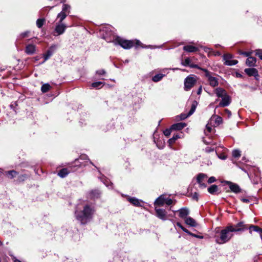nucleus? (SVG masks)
Listing matches in <instances>:
<instances>
[{
  "instance_id": "1",
  "label": "nucleus",
  "mask_w": 262,
  "mask_h": 262,
  "mask_svg": "<svg viewBox=\"0 0 262 262\" xmlns=\"http://www.w3.org/2000/svg\"><path fill=\"white\" fill-rule=\"evenodd\" d=\"M95 211V210L93 207L86 204L82 210L75 211V218L81 225H85L92 219Z\"/></svg>"
},
{
  "instance_id": "3",
  "label": "nucleus",
  "mask_w": 262,
  "mask_h": 262,
  "mask_svg": "<svg viewBox=\"0 0 262 262\" xmlns=\"http://www.w3.org/2000/svg\"><path fill=\"white\" fill-rule=\"evenodd\" d=\"M104 39L107 42H113L115 45H118L125 49H129L131 48V41L125 39L119 36H113L112 39H110L107 36H104Z\"/></svg>"
},
{
  "instance_id": "27",
  "label": "nucleus",
  "mask_w": 262,
  "mask_h": 262,
  "mask_svg": "<svg viewBox=\"0 0 262 262\" xmlns=\"http://www.w3.org/2000/svg\"><path fill=\"white\" fill-rule=\"evenodd\" d=\"M18 173L14 170L6 171L5 172V175L11 179L16 177Z\"/></svg>"
},
{
  "instance_id": "52",
  "label": "nucleus",
  "mask_w": 262,
  "mask_h": 262,
  "mask_svg": "<svg viewBox=\"0 0 262 262\" xmlns=\"http://www.w3.org/2000/svg\"><path fill=\"white\" fill-rule=\"evenodd\" d=\"M251 54V52H243L241 53V54L244 55L246 57H248V58L249 57H250V55Z\"/></svg>"
},
{
  "instance_id": "63",
  "label": "nucleus",
  "mask_w": 262,
  "mask_h": 262,
  "mask_svg": "<svg viewBox=\"0 0 262 262\" xmlns=\"http://www.w3.org/2000/svg\"><path fill=\"white\" fill-rule=\"evenodd\" d=\"M176 225L177 226H178L179 227H180L181 229L182 228L183 226L180 223V222H177L176 223Z\"/></svg>"
},
{
  "instance_id": "4",
  "label": "nucleus",
  "mask_w": 262,
  "mask_h": 262,
  "mask_svg": "<svg viewBox=\"0 0 262 262\" xmlns=\"http://www.w3.org/2000/svg\"><path fill=\"white\" fill-rule=\"evenodd\" d=\"M165 196V194H163L158 197L154 202V205L162 206L164 204H166L168 206L172 204L173 201L169 198H166Z\"/></svg>"
},
{
  "instance_id": "26",
  "label": "nucleus",
  "mask_w": 262,
  "mask_h": 262,
  "mask_svg": "<svg viewBox=\"0 0 262 262\" xmlns=\"http://www.w3.org/2000/svg\"><path fill=\"white\" fill-rule=\"evenodd\" d=\"M256 62V59L254 57H249L246 61V64L249 67H253L255 66Z\"/></svg>"
},
{
  "instance_id": "30",
  "label": "nucleus",
  "mask_w": 262,
  "mask_h": 262,
  "mask_svg": "<svg viewBox=\"0 0 262 262\" xmlns=\"http://www.w3.org/2000/svg\"><path fill=\"white\" fill-rule=\"evenodd\" d=\"M51 88V86L49 83H45L42 85L41 91L43 93H45L48 92Z\"/></svg>"
},
{
  "instance_id": "21",
  "label": "nucleus",
  "mask_w": 262,
  "mask_h": 262,
  "mask_svg": "<svg viewBox=\"0 0 262 262\" xmlns=\"http://www.w3.org/2000/svg\"><path fill=\"white\" fill-rule=\"evenodd\" d=\"M35 52V46L32 44L27 45L25 49V52L29 55H32Z\"/></svg>"
},
{
  "instance_id": "17",
  "label": "nucleus",
  "mask_w": 262,
  "mask_h": 262,
  "mask_svg": "<svg viewBox=\"0 0 262 262\" xmlns=\"http://www.w3.org/2000/svg\"><path fill=\"white\" fill-rule=\"evenodd\" d=\"M215 93L219 98H222L228 95L226 90L222 88H217L215 89Z\"/></svg>"
},
{
  "instance_id": "54",
  "label": "nucleus",
  "mask_w": 262,
  "mask_h": 262,
  "mask_svg": "<svg viewBox=\"0 0 262 262\" xmlns=\"http://www.w3.org/2000/svg\"><path fill=\"white\" fill-rule=\"evenodd\" d=\"M181 229L184 231L185 232V233H187L188 235H190V233H191V232H190L188 230H187L186 228H185L184 227H182V228H181Z\"/></svg>"
},
{
  "instance_id": "35",
  "label": "nucleus",
  "mask_w": 262,
  "mask_h": 262,
  "mask_svg": "<svg viewBox=\"0 0 262 262\" xmlns=\"http://www.w3.org/2000/svg\"><path fill=\"white\" fill-rule=\"evenodd\" d=\"M180 138V136L179 135V134H174L172 136V138H170L168 140V143L169 144H173L176 141Z\"/></svg>"
},
{
  "instance_id": "49",
  "label": "nucleus",
  "mask_w": 262,
  "mask_h": 262,
  "mask_svg": "<svg viewBox=\"0 0 262 262\" xmlns=\"http://www.w3.org/2000/svg\"><path fill=\"white\" fill-rule=\"evenodd\" d=\"M190 235L191 236H193V237L199 238V239H203V237H204L203 236H202V235H200L195 234L193 233L192 232L190 233Z\"/></svg>"
},
{
  "instance_id": "2",
  "label": "nucleus",
  "mask_w": 262,
  "mask_h": 262,
  "mask_svg": "<svg viewBox=\"0 0 262 262\" xmlns=\"http://www.w3.org/2000/svg\"><path fill=\"white\" fill-rule=\"evenodd\" d=\"M232 232L233 231L230 226H227L221 231L219 236H216V242L219 244H223L228 242L233 236Z\"/></svg>"
},
{
  "instance_id": "51",
  "label": "nucleus",
  "mask_w": 262,
  "mask_h": 262,
  "mask_svg": "<svg viewBox=\"0 0 262 262\" xmlns=\"http://www.w3.org/2000/svg\"><path fill=\"white\" fill-rule=\"evenodd\" d=\"M190 67L193 68H196V69L201 70V71H202V69H204V68H202L200 67L197 64H191V65H190Z\"/></svg>"
},
{
  "instance_id": "48",
  "label": "nucleus",
  "mask_w": 262,
  "mask_h": 262,
  "mask_svg": "<svg viewBox=\"0 0 262 262\" xmlns=\"http://www.w3.org/2000/svg\"><path fill=\"white\" fill-rule=\"evenodd\" d=\"M216 178H215V177H210V178L208 179L207 182H208V183L209 184H211V183H213V182H215V181H216Z\"/></svg>"
},
{
  "instance_id": "56",
  "label": "nucleus",
  "mask_w": 262,
  "mask_h": 262,
  "mask_svg": "<svg viewBox=\"0 0 262 262\" xmlns=\"http://www.w3.org/2000/svg\"><path fill=\"white\" fill-rule=\"evenodd\" d=\"M242 161L243 162H242L241 164H243L244 162L246 163V162H249L248 159L245 156H243V157Z\"/></svg>"
},
{
  "instance_id": "58",
  "label": "nucleus",
  "mask_w": 262,
  "mask_h": 262,
  "mask_svg": "<svg viewBox=\"0 0 262 262\" xmlns=\"http://www.w3.org/2000/svg\"><path fill=\"white\" fill-rule=\"evenodd\" d=\"M241 200L244 203H248L250 202V200L248 199L242 198Z\"/></svg>"
},
{
  "instance_id": "61",
  "label": "nucleus",
  "mask_w": 262,
  "mask_h": 262,
  "mask_svg": "<svg viewBox=\"0 0 262 262\" xmlns=\"http://www.w3.org/2000/svg\"><path fill=\"white\" fill-rule=\"evenodd\" d=\"M202 90V86L201 85L197 91L196 93L198 95H200L201 94Z\"/></svg>"
},
{
  "instance_id": "62",
  "label": "nucleus",
  "mask_w": 262,
  "mask_h": 262,
  "mask_svg": "<svg viewBox=\"0 0 262 262\" xmlns=\"http://www.w3.org/2000/svg\"><path fill=\"white\" fill-rule=\"evenodd\" d=\"M126 200L131 203V196L129 195H126Z\"/></svg>"
},
{
  "instance_id": "55",
  "label": "nucleus",
  "mask_w": 262,
  "mask_h": 262,
  "mask_svg": "<svg viewBox=\"0 0 262 262\" xmlns=\"http://www.w3.org/2000/svg\"><path fill=\"white\" fill-rule=\"evenodd\" d=\"M199 185H200V187L201 188H206V184L204 183H203V182H201V183H198Z\"/></svg>"
},
{
  "instance_id": "11",
  "label": "nucleus",
  "mask_w": 262,
  "mask_h": 262,
  "mask_svg": "<svg viewBox=\"0 0 262 262\" xmlns=\"http://www.w3.org/2000/svg\"><path fill=\"white\" fill-rule=\"evenodd\" d=\"M155 211L156 216L162 221H165L167 219L166 217V211L165 209L158 208L157 207H155Z\"/></svg>"
},
{
  "instance_id": "15",
  "label": "nucleus",
  "mask_w": 262,
  "mask_h": 262,
  "mask_svg": "<svg viewBox=\"0 0 262 262\" xmlns=\"http://www.w3.org/2000/svg\"><path fill=\"white\" fill-rule=\"evenodd\" d=\"M248 229L249 230V233H252V231H254L259 233L261 239H262V228L259 227L257 226L250 225L248 227Z\"/></svg>"
},
{
  "instance_id": "36",
  "label": "nucleus",
  "mask_w": 262,
  "mask_h": 262,
  "mask_svg": "<svg viewBox=\"0 0 262 262\" xmlns=\"http://www.w3.org/2000/svg\"><path fill=\"white\" fill-rule=\"evenodd\" d=\"M238 63L237 60H227L224 61V64L226 66H232Z\"/></svg>"
},
{
  "instance_id": "33",
  "label": "nucleus",
  "mask_w": 262,
  "mask_h": 262,
  "mask_svg": "<svg viewBox=\"0 0 262 262\" xmlns=\"http://www.w3.org/2000/svg\"><path fill=\"white\" fill-rule=\"evenodd\" d=\"M67 14L64 13V12H60L59 13L57 16V19H59V23H62V21L66 18Z\"/></svg>"
},
{
  "instance_id": "37",
  "label": "nucleus",
  "mask_w": 262,
  "mask_h": 262,
  "mask_svg": "<svg viewBox=\"0 0 262 262\" xmlns=\"http://www.w3.org/2000/svg\"><path fill=\"white\" fill-rule=\"evenodd\" d=\"M232 155L234 158H238L241 156V151L238 149H234L232 150Z\"/></svg>"
},
{
  "instance_id": "10",
  "label": "nucleus",
  "mask_w": 262,
  "mask_h": 262,
  "mask_svg": "<svg viewBox=\"0 0 262 262\" xmlns=\"http://www.w3.org/2000/svg\"><path fill=\"white\" fill-rule=\"evenodd\" d=\"M244 71L249 76H253L255 80H259V76L256 69L247 68L245 69Z\"/></svg>"
},
{
  "instance_id": "44",
  "label": "nucleus",
  "mask_w": 262,
  "mask_h": 262,
  "mask_svg": "<svg viewBox=\"0 0 262 262\" xmlns=\"http://www.w3.org/2000/svg\"><path fill=\"white\" fill-rule=\"evenodd\" d=\"M96 74L99 76L105 75L106 74V71L104 69H101L96 71Z\"/></svg>"
},
{
  "instance_id": "34",
  "label": "nucleus",
  "mask_w": 262,
  "mask_h": 262,
  "mask_svg": "<svg viewBox=\"0 0 262 262\" xmlns=\"http://www.w3.org/2000/svg\"><path fill=\"white\" fill-rule=\"evenodd\" d=\"M71 6L68 4H63L62 5V11L61 12H64L68 15L70 12Z\"/></svg>"
},
{
  "instance_id": "43",
  "label": "nucleus",
  "mask_w": 262,
  "mask_h": 262,
  "mask_svg": "<svg viewBox=\"0 0 262 262\" xmlns=\"http://www.w3.org/2000/svg\"><path fill=\"white\" fill-rule=\"evenodd\" d=\"M87 158L86 155H82L79 158L75 160V162L78 163L79 164H83V162L81 161L82 159H85Z\"/></svg>"
},
{
  "instance_id": "59",
  "label": "nucleus",
  "mask_w": 262,
  "mask_h": 262,
  "mask_svg": "<svg viewBox=\"0 0 262 262\" xmlns=\"http://www.w3.org/2000/svg\"><path fill=\"white\" fill-rule=\"evenodd\" d=\"M225 112L228 115V118L230 117V116H231V112L230 111H229V110L228 109H226L225 110Z\"/></svg>"
},
{
  "instance_id": "5",
  "label": "nucleus",
  "mask_w": 262,
  "mask_h": 262,
  "mask_svg": "<svg viewBox=\"0 0 262 262\" xmlns=\"http://www.w3.org/2000/svg\"><path fill=\"white\" fill-rule=\"evenodd\" d=\"M205 73V76L207 78L209 84L212 87H215L219 85V81L217 78L212 76L211 73L207 69H202Z\"/></svg>"
},
{
  "instance_id": "39",
  "label": "nucleus",
  "mask_w": 262,
  "mask_h": 262,
  "mask_svg": "<svg viewBox=\"0 0 262 262\" xmlns=\"http://www.w3.org/2000/svg\"><path fill=\"white\" fill-rule=\"evenodd\" d=\"M45 21V19L44 18H39L36 21V25L38 28H41Z\"/></svg>"
},
{
  "instance_id": "8",
  "label": "nucleus",
  "mask_w": 262,
  "mask_h": 262,
  "mask_svg": "<svg viewBox=\"0 0 262 262\" xmlns=\"http://www.w3.org/2000/svg\"><path fill=\"white\" fill-rule=\"evenodd\" d=\"M198 103L196 101H193L191 104V108L190 111L188 112V113L187 114H181L180 116H178L177 117L179 118L180 120H181L186 119L187 117L191 116L194 113L198 105Z\"/></svg>"
},
{
  "instance_id": "28",
  "label": "nucleus",
  "mask_w": 262,
  "mask_h": 262,
  "mask_svg": "<svg viewBox=\"0 0 262 262\" xmlns=\"http://www.w3.org/2000/svg\"><path fill=\"white\" fill-rule=\"evenodd\" d=\"M208 191L211 194H215L219 190L218 186L216 185H212L208 188Z\"/></svg>"
},
{
  "instance_id": "29",
  "label": "nucleus",
  "mask_w": 262,
  "mask_h": 262,
  "mask_svg": "<svg viewBox=\"0 0 262 262\" xmlns=\"http://www.w3.org/2000/svg\"><path fill=\"white\" fill-rule=\"evenodd\" d=\"M249 165H244L243 166L242 165H236L237 167L241 169L242 171H243L245 173H247L248 177H250V173L248 171L249 167L248 166Z\"/></svg>"
},
{
  "instance_id": "45",
  "label": "nucleus",
  "mask_w": 262,
  "mask_h": 262,
  "mask_svg": "<svg viewBox=\"0 0 262 262\" xmlns=\"http://www.w3.org/2000/svg\"><path fill=\"white\" fill-rule=\"evenodd\" d=\"M232 57H233L232 55L230 54H224L223 57V60L224 61L227 60L231 59L232 58Z\"/></svg>"
},
{
  "instance_id": "47",
  "label": "nucleus",
  "mask_w": 262,
  "mask_h": 262,
  "mask_svg": "<svg viewBox=\"0 0 262 262\" xmlns=\"http://www.w3.org/2000/svg\"><path fill=\"white\" fill-rule=\"evenodd\" d=\"M190 60L189 58H187L185 59L184 62L183 63V64L184 66H189L190 67Z\"/></svg>"
},
{
  "instance_id": "50",
  "label": "nucleus",
  "mask_w": 262,
  "mask_h": 262,
  "mask_svg": "<svg viewBox=\"0 0 262 262\" xmlns=\"http://www.w3.org/2000/svg\"><path fill=\"white\" fill-rule=\"evenodd\" d=\"M192 198L193 200L198 201L199 198V194L195 192L192 195Z\"/></svg>"
},
{
  "instance_id": "41",
  "label": "nucleus",
  "mask_w": 262,
  "mask_h": 262,
  "mask_svg": "<svg viewBox=\"0 0 262 262\" xmlns=\"http://www.w3.org/2000/svg\"><path fill=\"white\" fill-rule=\"evenodd\" d=\"M215 122L217 125H220L223 123V119L221 117L217 116L215 119Z\"/></svg>"
},
{
  "instance_id": "16",
  "label": "nucleus",
  "mask_w": 262,
  "mask_h": 262,
  "mask_svg": "<svg viewBox=\"0 0 262 262\" xmlns=\"http://www.w3.org/2000/svg\"><path fill=\"white\" fill-rule=\"evenodd\" d=\"M71 171V169L70 168H63L59 170L57 175L61 178H64L70 173Z\"/></svg>"
},
{
  "instance_id": "42",
  "label": "nucleus",
  "mask_w": 262,
  "mask_h": 262,
  "mask_svg": "<svg viewBox=\"0 0 262 262\" xmlns=\"http://www.w3.org/2000/svg\"><path fill=\"white\" fill-rule=\"evenodd\" d=\"M172 130V129H171V127H170V128H166L164 130H163V134L165 136L168 137L170 135Z\"/></svg>"
},
{
  "instance_id": "64",
  "label": "nucleus",
  "mask_w": 262,
  "mask_h": 262,
  "mask_svg": "<svg viewBox=\"0 0 262 262\" xmlns=\"http://www.w3.org/2000/svg\"><path fill=\"white\" fill-rule=\"evenodd\" d=\"M236 77H238V78H242L243 77V75L239 73H236Z\"/></svg>"
},
{
  "instance_id": "60",
  "label": "nucleus",
  "mask_w": 262,
  "mask_h": 262,
  "mask_svg": "<svg viewBox=\"0 0 262 262\" xmlns=\"http://www.w3.org/2000/svg\"><path fill=\"white\" fill-rule=\"evenodd\" d=\"M214 150V149L213 148H212L211 147H207L206 148V151L207 152H211V151H213Z\"/></svg>"
},
{
  "instance_id": "18",
  "label": "nucleus",
  "mask_w": 262,
  "mask_h": 262,
  "mask_svg": "<svg viewBox=\"0 0 262 262\" xmlns=\"http://www.w3.org/2000/svg\"><path fill=\"white\" fill-rule=\"evenodd\" d=\"M186 126V124L184 122H179L172 124L171 126V129L173 130H180Z\"/></svg>"
},
{
  "instance_id": "9",
  "label": "nucleus",
  "mask_w": 262,
  "mask_h": 262,
  "mask_svg": "<svg viewBox=\"0 0 262 262\" xmlns=\"http://www.w3.org/2000/svg\"><path fill=\"white\" fill-rule=\"evenodd\" d=\"M222 183L224 184V185L225 184L229 185L231 191L234 193H238L241 191V188L239 185L236 183L228 181H223Z\"/></svg>"
},
{
  "instance_id": "46",
  "label": "nucleus",
  "mask_w": 262,
  "mask_h": 262,
  "mask_svg": "<svg viewBox=\"0 0 262 262\" xmlns=\"http://www.w3.org/2000/svg\"><path fill=\"white\" fill-rule=\"evenodd\" d=\"M255 55L258 56L259 58L262 60V50H256Z\"/></svg>"
},
{
  "instance_id": "19",
  "label": "nucleus",
  "mask_w": 262,
  "mask_h": 262,
  "mask_svg": "<svg viewBox=\"0 0 262 262\" xmlns=\"http://www.w3.org/2000/svg\"><path fill=\"white\" fill-rule=\"evenodd\" d=\"M178 211L179 212V216L184 219L187 217V215L189 213V209L187 208H183L179 209Z\"/></svg>"
},
{
  "instance_id": "32",
  "label": "nucleus",
  "mask_w": 262,
  "mask_h": 262,
  "mask_svg": "<svg viewBox=\"0 0 262 262\" xmlns=\"http://www.w3.org/2000/svg\"><path fill=\"white\" fill-rule=\"evenodd\" d=\"M104 85V83L101 81L95 82L92 83V86L97 89H101Z\"/></svg>"
},
{
  "instance_id": "24",
  "label": "nucleus",
  "mask_w": 262,
  "mask_h": 262,
  "mask_svg": "<svg viewBox=\"0 0 262 262\" xmlns=\"http://www.w3.org/2000/svg\"><path fill=\"white\" fill-rule=\"evenodd\" d=\"M54 52V48L53 47H50V48L47 51V52L43 54L44 60L42 63H44L46 61L50 58V57L52 55Z\"/></svg>"
},
{
  "instance_id": "57",
  "label": "nucleus",
  "mask_w": 262,
  "mask_h": 262,
  "mask_svg": "<svg viewBox=\"0 0 262 262\" xmlns=\"http://www.w3.org/2000/svg\"><path fill=\"white\" fill-rule=\"evenodd\" d=\"M218 157L221 159H223V160H225L227 158V157L223 154H221L220 155H218Z\"/></svg>"
},
{
  "instance_id": "40",
  "label": "nucleus",
  "mask_w": 262,
  "mask_h": 262,
  "mask_svg": "<svg viewBox=\"0 0 262 262\" xmlns=\"http://www.w3.org/2000/svg\"><path fill=\"white\" fill-rule=\"evenodd\" d=\"M27 178V174H21L18 176L17 181L19 182H24Z\"/></svg>"
},
{
  "instance_id": "13",
  "label": "nucleus",
  "mask_w": 262,
  "mask_h": 262,
  "mask_svg": "<svg viewBox=\"0 0 262 262\" xmlns=\"http://www.w3.org/2000/svg\"><path fill=\"white\" fill-rule=\"evenodd\" d=\"M67 26L66 25H64L63 23H58L57 24L56 27L55 28V32L57 33V35H60L62 34L66 29ZM55 36H56V35H54Z\"/></svg>"
},
{
  "instance_id": "38",
  "label": "nucleus",
  "mask_w": 262,
  "mask_h": 262,
  "mask_svg": "<svg viewBox=\"0 0 262 262\" xmlns=\"http://www.w3.org/2000/svg\"><path fill=\"white\" fill-rule=\"evenodd\" d=\"M207 178V176L204 173H199L196 178V181L198 183H201L203 182V179Z\"/></svg>"
},
{
  "instance_id": "12",
  "label": "nucleus",
  "mask_w": 262,
  "mask_h": 262,
  "mask_svg": "<svg viewBox=\"0 0 262 262\" xmlns=\"http://www.w3.org/2000/svg\"><path fill=\"white\" fill-rule=\"evenodd\" d=\"M222 100L219 103L218 107H226L230 105L231 102V97L228 94L226 96L221 98Z\"/></svg>"
},
{
  "instance_id": "31",
  "label": "nucleus",
  "mask_w": 262,
  "mask_h": 262,
  "mask_svg": "<svg viewBox=\"0 0 262 262\" xmlns=\"http://www.w3.org/2000/svg\"><path fill=\"white\" fill-rule=\"evenodd\" d=\"M164 76H165V75H164L163 74L159 73V74L155 75L152 78V80L153 81H154L155 82H157L160 81Z\"/></svg>"
},
{
  "instance_id": "20",
  "label": "nucleus",
  "mask_w": 262,
  "mask_h": 262,
  "mask_svg": "<svg viewBox=\"0 0 262 262\" xmlns=\"http://www.w3.org/2000/svg\"><path fill=\"white\" fill-rule=\"evenodd\" d=\"M134 47L136 49L139 48H146L147 46H145L139 40H132V47Z\"/></svg>"
},
{
  "instance_id": "14",
  "label": "nucleus",
  "mask_w": 262,
  "mask_h": 262,
  "mask_svg": "<svg viewBox=\"0 0 262 262\" xmlns=\"http://www.w3.org/2000/svg\"><path fill=\"white\" fill-rule=\"evenodd\" d=\"M132 205L145 208L146 203L142 200L132 197Z\"/></svg>"
},
{
  "instance_id": "53",
  "label": "nucleus",
  "mask_w": 262,
  "mask_h": 262,
  "mask_svg": "<svg viewBox=\"0 0 262 262\" xmlns=\"http://www.w3.org/2000/svg\"><path fill=\"white\" fill-rule=\"evenodd\" d=\"M29 33V32L28 31H26L25 32H23L21 34H20V36L22 37V38H25V37H26L28 36V33Z\"/></svg>"
},
{
  "instance_id": "22",
  "label": "nucleus",
  "mask_w": 262,
  "mask_h": 262,
  "mask_svg": "<svg viewBox=\"0 0 262 262\" xmlns=\"http://www.w3.org/2000/svg\"><path fill=\"white\" fill-rule=\"evenodd\" d=\"M185 223L191 227H195L197 226V223L191 217L188 216L185 219Z\"/></svg>"
},
{
  "instance_id": "6",
  "label": "nucleus",
  "mask_w": 262,
  "mask_h": 262,
  "mask_svg": "<svg viewBox=\"0 0 262 262\" xmlns=\"http://www.w3.org/2000/svg\"><path fill=\"white\" fill-rule=\"evenodd\" d=\"M195 78L191 76H187L184 80V89L185 91H189L196 83Z\"/></svg>"
},
{
  "instance_id": "7",
  "label": "nucleus",
  "mask_w": 262,
  "mask_h": 262,
  "mask_svg": "<svg viewBox=\"0 0 262 262\" xmlns=\"http://www.w3.org/2000/svg\"><path fill=\"white\" fill-rule=\"evenodd\" d=\"M230 228L233 232H243L245 230L248 229L249 226L245 224L244 222H239L236 224L234 227L232 225H229Z\"/></svg>"
},
{
  "instance_id": "25",
  "label": "nucleus",
  "mask_w": 262,
  "mask_h": 262,
  "mask_svg": "<svg viewBox=\"0 0 262 262\" xmlns=\"http://www.w3.org/2000/svg\"><path fill=\"white\" fill-rule=\"evenodd\" d=\"M183 50L188 52H195L199 50L197 47L191 45H186L184 46Z\"/></svg>"
},
{
  "instance_id": "23",
  "label": "nucleus",
  "mask_w": 262,
  "mask_h": 262,
  "mask_svg": "<svg viewBox=\"0 0 262 262\" xmlns=\"http://www.w3.org/2000/svg\"><path fill=\"white\" fill-rule=\"evenodd\" d=\"M100 192L97 189L92 190L90 193V196L91 199H98L100 197Z\"/></svg>"
}]
</instances>
